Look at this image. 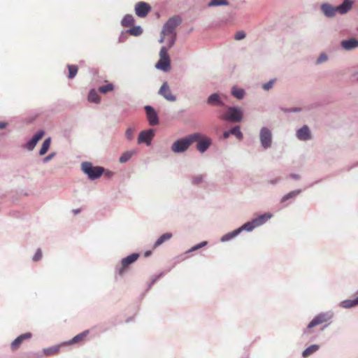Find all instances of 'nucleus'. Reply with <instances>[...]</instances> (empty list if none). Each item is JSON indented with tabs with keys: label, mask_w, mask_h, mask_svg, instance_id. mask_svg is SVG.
Segmentation results:
<instances>
[{
	"label": "nucleus",
	"mask_w": 358,
	"mask_h": 358,
	"mask_svg": "<svg viewBox=\"0 0 358 358\" xmlns=\"http://www.w3.org/2000/svg\"><path fill=\"white\" fill-rule=\"evenodd\" d=\"M201 138L200 133L196 132L189 134L185 138L176 141L171 145V151L174 153H182L185 152L194 142Z\"/></svg>",
	"instance_id": "f257e3e1"
},
{
	"label": "nucleus",
	"mask_w": 358,
	"mask_h": 358,
	"mask_svg": "<svg viewBox=\"0 0 358 358\" xmlns=\"http://www.w3.org/2000/svg\"><path fill=\"white\" fill-rule=\"evenodd\" d=\"M220 118L227 122H240L243 118V111L238 106H227L225 113L220 116Z\"/></svg>",
	"instance_id": "f03ea898"
},
{
	"label": "nucleus",
	"mask_w": 358,
	"mask_h": 358,
	"mask_svg": "<svg viewBox=\"0 0 358 358\" xmlns=\"http://www.w3.org/2000/svg\"><path fill=\"white\" fill-rule=\"evenodd\" d=\"M81 170L91 180H94L100 178L105 171L104 168L101 166H94L92 163L88 162H84L81 164Z\"/></svg>",
	"instance_id": "7ed1b4c3"
},
{
	"label": "nucleus",
	"mask_w": 358,
	"mask_h": 358,
	"mask_svg": "<svg viewBox=\"0 0 358 358\" xmlns=\"http://www.w3.org/2000/svg\"><path fill=\"white\" fill-rule=\"evenodd\" d=\"M259 139L263 150H268L271 148L273 143V134L267 127H262L259 131Z\"/></svg>",
	"instance_id": "20e7f679"
},
{
	"label": "nucleus",
	"mask_w": 358,
	"mask_h": 358,
	"mask_svg": "<svg viewBox=\"0 0 358 358\" xmlns=\"http://www.w3.org/2000/svg\"><path fill=\"white\" fill-rule=\"evenodd\" d=\"M155 68L167 72L171 69V60L167 49L162 46L159 51V59L155 64Z\"/></svg>",
	"instance_id": "39448f33"
},
{
	"label": "nucleus",
	"mask_w": 358,
	"mask_h": 358,
	"mask_svg": "<svg viewBox=\"0 0 358 358\" xmlns=\"http://www.w3.org/2000/svg\"><path fill=\"white\" fill-rule=\"evenodd\" d=\"M334 317V313L332 310L321 312L316 315L307 326V329H310L315 326L321 324L331 320Z\"/></svg>",
	"instance_id": "423d86ee"
},
{
	"label": "nucleus",
	"mask_w": 358,
	"mask_h": 358,
	"mask_svg": "<svg viewBox=\"0 0 358 358\" xmlns=\"http://www.w3.org/2000/svg\"><path fill=\"white\" fill-rule=\"evenodd\" d=\"M181 20L178 17H172L164 24L161 34L164 36L176 34V29L180 24Z\"/></svg>",
	"instance_id": "0eeeda50"
},
{
	"label": "nucleus",
	"mask_w": 358,
	"mask_h": 358,
	"mask_svg": "<svg viewBox=\"0 0 358 358\" xmlns=\"http://www.w3.org/2000/svg\"><path fill=\"white\" fill-rule=\"evenodd\" d=\"M139 257L138 253H132L127 257L123 258L121 260V264L120 266H117L115 268V273L116 274L119 275H122L127 269V268L131 265V264L134 263L138 258Z\"/></svg>",
	"instance_id": "6e6552de"
},
{
	"label": "nucleus",
	"mask_w": 358,
	"mask_h": 358,
	"mask_svg": "<svg viewBox=\"0 0 358 358\" xmlns=\"http://www.w3.org/2000/svg\"><path fill=\"white\" fill-rule=\"evenodd\" d=\"M154 136L155 130L153 129L141 131L138 136V143H145L147 145H150Z\"/></svg>",
	"instance_id": "1a4fd4ad"
},
{
	"label": "nucleus",
	"mask_w": 358,
	"mask_h": 358,
	"mask_svg": "<svg viewBox=\"0 0 358 358\" xmlns=\"http://www.w3.org/2000/svg\"><path fill=\"white\" fill-rule=\"evenodd\" d=\"M296 137L300 141H308L313 138L310 127L304 124L296 131Z\"/></svg>",
	"instance_id": "9d476101"
},
{
	"label": "nucleus",
	"mask_w": 358,
	"mask_h": 358,
	"mask_svg": "<svg viewBox=\"0 0 358 358\" xmlns=\"http://www.w3.org/2000/svg\"><path fill=\"white\" fill-rule=\"evenodd\" d=\"M144 109L149 124L151 126L157 125L159 124V117L155 108L151 106H145Z\"/></svg>",
	"instance_id": "9b49d317"
},
{
	"label": "nucleus",
	"mask_w": 358,
	"mask_h": 358,
	"mask_svg": "<svg viewBox=\"0 0 358 358\" xmlns=\"http://www.w3.org/2000/svg\"><path fill=\"white\" fill-rule=\"evenodd\" d=\"M158 94L169 101L173 102L176 101V96L172 94L167 82H164L162 85L159 90Z\"/></svg>",
	"instance_id": "f8f14e48"
},
{
	"label": "nucleus",
	"mask_w": 358,
	"mask_h": 358,
	"mask_svg": "<svg viewBox=\"0 0 358 358\" xmlns=\"http://www.w3.org/2000/svg\"><path fill=\"white\" fill-rule=\"evenodd\" d=\"M44 134L45 131L43 130L38 131L36 134H34L32 138L23 145V148L29 151H32L36 147L38 141L42 138Z\"/></svg>",
	"instance_id": "ddd939ff"
},
{
	"label": "nucleus",
	"mask_w": 358,
	"mask_h": 358,
	"mask_svg": "<svg viewBox=\"0 0 358 358\" xmlns=\"http://www.w3.org/2000/svg\"><path fill=\"white\" fill-rule=\"evenodd\" d=\"M151 10V6L146 2L140 1L135 6V13L139 17H145Z\"/></svg>",
	"instance_id": "4468645a"
},
{
	"label": "nucleus",
	"mask_w": 358,
	"mask_h": 358,
	"mask_svg": "<svg viewBox=\"0 0 358 358\" xmlns=\"http://www.w3.org/2000/svg\"><path fill=\"white\" fill-rule=\"evenodd\" d=\"M320 10L327 18H333L336 15V6L329 3H323L320 5Z\"/></svg>",
	"instance_id": "2eb2a0df"
},
{
	"label": "nucleus",
	"mask_w": 358,
	"mask_h": 358,
	"mask_svg": "<svg viewBox=\"0 0 358 358\" xmlns=\"http://www.w3.org/2000/svg\"><path fill=\"white\" fill-rule=\"evenodd\" d=\"M206 103L210 106H225L224 102L221 99L220 94L218 93H213L210 94L206 99Z\"/></svg>",
	"instance_id": "dca6fc26"
},
{
	"label": "nucleus",
	"mask_w": 358,
	"mask_h": 358,
	"mask_svg": "<svg viewBox=\"0 0 358 358\" xmlns=\"http://www.w3.org/2000/svg\"><path fill=\"white\" fill-rule=\"evenodd\" d=\"M341 47L345 51H350L358 47V40L355 38H350L348 40H343Z\"/></svg>",
	"instance_id": "f3484780"
},
{
	"label": "nucleus",
	"mask_w": 358,
	"mask_h": 358,
	"mask_svg": "<svg viewBox=\"0 0 358 358\" xmlns=\"http://www.w3.org/2000/svg\"><path fill=\"white\" fill-rule=\"evenodd\" d=\"M90 331L85 330L80 334H78L76 336H74L72 339L65 341L62 343V345H74L80 343L89 334Z\"/></svg>",
	"instance_id": "a211bd4d"
},
{
	"label": "nucleus",
	"mask_w": 358,
	"mask_h": 358,
	"mask_svg": "<svg viewBox=\"0 0 358 358\" xmlns=\"http://www.w3.org/2000/svg\"><path fill=\"white\" fill-rule=\"evenodd\" d=\"M31 334L28 332L21 334L20 336L17 337L10 344L12 350H15L17 349L24 340L31 338Z\"/></svg>",
	"instance_id": "6ab92c4d"
},
{
	"label": "nucleus",
	"mask_w": 358,
	"mask_h": 358,
	"mask_svg": "<svg viewBox=\"0 0 358 358\" xmlns=\"http://www.w3.org/2000/svg\"><path fill=\"white\" fill-rule=\"evenodd\" d=\"M352 7V1L351 0H343V3L336 6V13L341 15L347 13Z\"/></svg>",
	"instance_id": "aec40b11"
},
{
	"label": "nucleus",
	"mask_w": 358,
	"mask_h": 358,
	"mask_svg": "<svg viewBox=\"0 0 358 358\" xmlns=\"http://www.w3.org/2000/svg\"><path fill=\"white\" fill-rule=\"evenodd\" d=\"M198 143L196 144V149L201 152L203 153L205 152L208 148L210 147L212 141L210 138H202V137L197 141Z\"/></svg>",
	"instance_id": "412c9836"
},
{
	"label": "nucleus",
	"mask_w": 358,
	"mask_h": 358,
	"mask_svg": "<svg viewBox=\"0 0 358 358\" xmlns=\"http://www.w3.org/2000/svg\"><path fill=\"white\" fill-rule=\"evenodd\" d=\"M245 90L243 88L238 87L236 85L231 87V94L238 100L243 99L245 97Z\"/></svg>",
	"instance_id": "4be33fe9"
},
{
	"label": "nucleus",
	"mask_w": 358,
	"mask_h": 358,
	"mask_svg": "<svg viewBox=\"0 0 358 358\" xmlns=\"http://www.w3.org/2000/svg\"><path fill=\"white\" fill-rule=\"evenodd\" d=\"M173 236V234L171 233H165L162 234L161 236H159L157 240L155 241L153 245V248H157L161 245H162L164 242L170 240Z\"/></svg>",
	"instance_id": "5701e85b"
},
{
	"label": "nucleus",
	"mask_w": 358,
	"mask_h": 358,
	"mask_svg": "<svg viewBox=\"0 0 358 358\" xmlns=\"http://www.w3.org/2000/svg\"><path fill=\"white\" fill-rule=\"evenodd\" d=\"M63 345H62V343L59 345H55L50 346L49 348H44L43 350V352L46 356H51V355H56L57 353L59 352L61 347Z\"/></svg>",
	"instance_id": "b1692460"
},
{
	"label": "nucleus",
	"mask_w": 358,
	"mask_h": 358,
	"mask_svg": "<svg viewBox=\"0 0 358 358\" xmlns=\"http://www.w3.org/2000/svg\"><path fill=\"white\" fill-rule=\"evenodd\" d=\"M358 305V296L354 299H346L341 302L340 306L343 308H350Z\"/></svg>",
	"instance_id": "393cba45"
},
{
	"label": "nucleus",
	"mask_w": 358,
	"mask_h": 358,
	"mask_svg": "<svg viewBox=\"0 0 358 358\" xmlns=\"http://www.w3.org/2000/svg\"><path fill=\"white\" fill-rule=\"evenodd\" d=\"M301 192V189H296L289 192V193L285 194L280 199L281 203H285L288 200L293 199L296 198L300 193Z\"/></svg>",
	"instance_id": "a878e982"
},
{
	"label": "nucleus",
	"mask_w": 358,
	"mask_h": 358,
	"mask_svg": "<svg viewBox=\"0 0 358 358\" xmlns=\"http://www.w3.org/2000/svg\"><path fill=\"white\" fill-rule=\"evenodd\" d=\"M320 348V346L317 344L311 345L310 346L306 348L302 352V357L306 358L310 355L317 352Z\"/></svg>",
	"instance_id": "bb28decb"
},
{
	"label": "nucleus",
	"mask_w": 358,
	"mask_h": 358,
	"mask_svg": "<svg viewBox=\"0 0 358 358\" xmlns=\"http://www.w3.org/2000/svg\"><path fill=\"white\" fill-rule=\"evenodd\" d=\"M239 235V233L236 229L231 231V232H229L227 234H226L225 235L222 236L220 238V241L222 243H225V242H228V241H230L231 240H233L234 238H235L236 236H238Z\"/></svg>",
	"instance_id": "cd10ccee"
},
{
	"label": "nucleus",
	"mask_w": 358,
	"mask_h": 358,
	"mask_svg": "<svg viewBox=\"0 0 358 358\" xmlns=\"http://www.w3.org/2000/svg\"><path fill=\"white\" fill-rule=\"evenodd\" d=\"M87 99L90 102L94 103H99L100 102V96L94 89H92L90 91Z\"/></svg>",
	"instance_id": "c85d7f7f"
},
{
	"label": "nucleus",
	"mask_w": 358,
	"mask_h": 358,
	"mask_svg": "<svg viewBox=\"0 0 358 358\" xmlns=\"http://www.w3.org/2000/svg\"><path fill=\"white\" fill-rule=\"evenodd\" d=\"M136 153V151L135 150L124 152L119 159L120 162L122 164L127 162Z\"/></svg>",
	"instance_id": "c756f323"
},
{
	"label": "nucleus",
	"mask_w": 358,
	"mask_h": 358,
	"mask_svg": "<svg viewBox=\"0 0 358 358\" xmlns=\"http://www.w3.org/2000/svg\"><path fill=\"white\" fill-rule=\"evenodd\" d=\"M134 23V17L130 14H127L121 20V25L122 27H129Z\"/></svg>",
	"instance_id": "7c9ffc66"
},
{
	"label": "nucleus",
	"mask_w": 358,
	"mask_h": 358,
	"mask_svg": "<svg viewBox=\"0 0 358 358\" xmlns=\"http://www.w3.org/2000/svg\"><path fill=\"white\" fill-rule=\"evenodd\" d=\"M50 143H51V138L50 137L46 138L43 141V143L41 145V148L39 150V152H38L40 156L44 155L48 152V150L50 148Z\"/></svg>",
	"instance_id": "2f4dec72"
},
{
	"label": "nucleus",
	"mask_w": 358,
	"mask_h": 358,
	"mask_svg": "<svg viewBox=\"0 0 358 358\" xmlns=\"http://www.w3.org/2000/svg\"><path fill=\"white\" fill-rule=\"evenodd\" d=\"M230 135L235 136L238 139L241 140L243 137V134L241 131V128L238 125H236L229 130Z\"/></svg>",
	"instance_id": "473e14b6"
},
{
	"label": "nucleus",
	"mask_w": 358,
	"mask_h": 358,
	"mask_svg": "<svg viewBox=\"0 0 358 358\" xmlns=\"http://www.w3.org/2000/svg\"><path fill=\"white\" fill-rule=\"evenodd\" d=\"M228 0H210L208 3V7H215L220 6H228Z\"/></svg>",
	"instance_id": "72a5a7b5"
},
{
	"label": "nucleus",
	"mask_w": 358,
	"mask_h": 358,
	"mask_svg": "<svg viewBox=\"0 0 358 358\" xmlns=\"http://www.w3.org/2000/svg\"><path fill=\"white\" fill-rule=\"evenodd\" d=\"M205 176L203 174L194 175L191 177V182L193 185H200L204 181Z\"/></svg>",
	"instance_id": "f704fd0d"
},
{
	"label": "nucleus",
	"mask_w": 358,
	"mask_h": 358,
	"mask_svg": "<svg viewBox=\"0 0 358 358\" xmlns=\"http://www.w3.org/2000/svg\"><path fill=\"white\" fill-rule=\"evenodd\" d=\"M67 68L69 69L68 78L69 79L74 78L78 73V66L73 65V64H69L67 66Z\"/></svg>",
	"instance_id": "c9c22d12"
},
{
	"label": "nucleus",
	"mask_w": 358,
	"mask_h": 358,
	"mask_svg": "<svg viewBox=\"0 0 358 358\" xmlns=\"http://www.w3.org/2000/svg\"><path fill=\"white\" fill-rule=\"evenodd\" d=\"M273 217V214L271 213H266L257 217L259 222L261 225L264 224L268 220Z\"/></svg>",
	"instance_id": "e433bc0d"
},
{
	"label": "nucleus",
	"mask_w": 358,
	"mask_h": 358,
	"mask_svg": "<svg viewBox=\"0 0 358 358\" xmlns=\"http://www.w3.org/2000/svg\"><path fill=\"white\" fill-rule=\"evenodd\" d=\"M127 31L132 36H138L142 34L143 29L141 26H134L132 28L128 29Z\"/></svg>",
	"instance_id": "4c0bfd02"
},
{
	"label": "nucleus",
	"mask_w": 358,
	"mask_h": 358,
	"mask_svg": "<svg viewBox=\"0 0 358 358\" xmlns=\"http://www.w3.org/2000/svg\"><path fill=\"white\" fill-rule=\"evenodd\" d=\"M254 229V226H252V224H251V222L250 221L243 224L241 227L238 228L237 230L240 234L243 231L250 232Z\"/></svg>",
	"instance_id": "58836bf2"
},
{
	"label": "nucleus",
	"mask_w": 358,
	"mask_h": 358,
	"mask_svg": "<svg viewBox=\"0 0 358 358\" xmlns=\"http://www.w3.org/2000/svg\"><path fill=\"white\" fill-rule=\"evenodd\" d=\"M114 85L112 83H108L106 85H102L99 87V91L102 94H106L108 92L113 91Z\"/></svg>",
	"instance_id": "ea45409f"
},
{
	"label": "nucleus",
	"mask_w": 358,
	"mask_h": 358,
	"mask_svg": "<svg viewBox=\"0 0 358 358\" xmlns=\"http://www.w3.org/2000/svg\"><path fill=\"white\" fill-rule=\"evenodd\" d=\"M135 129L133 127H129L125 132V136L127 140L131 141L134 138Z\"/></svg>",
	"instance_id": "a19ab883"
},
{
	"label": "nucleus",
	"mask_w": 358,
	"mask_h": 358,
	"mask_svg": "<svg viewBox=\"0 0 358 358\" xmlns=\"http://www.w3.org/2000/svg\"><path fill=\"white\" fill-rule=\"evenodd\" d=\"M328 59H329L328 55L324 52H322L320 55V56L318 57V58L317 59L315 64H320L322 63L327 62L328 60Z\"/></svg>",
	"instance_id": "79ce46f5"
},
{
	"label": "nucleus",
	"mask_w": 358,
	"mask_h": 358,
	"mask_svg": "<svg viewBox=\"0 0 358 358\" xmlns=\"http://www.w3.org/2000/svg\"><path fill=\"white\" fill-rule=\"evenodd\" d=\"M275 82V79H271L268 82L265 83L262 85V89L265 91H268L271 90Z\"/></svg>",
	"instance_id": "37998d69"
},
{
	"label": "nucleus",
	"mask_w": 358,
	"mask_h": 358,
	"mask_svg": "<svg viewBox=\"0 0 358 358\" xmlns=\"http://www.w3.org/2000/svg\"><path fill=\"white\" fill-rule=\"evenodd\" d=\"M246 36V34L244 31H238L236 33L234 36V39L236 41H241L243 38H245Z\"/></svg>",
	"instance_id": "c03bdc74"
},
{
	"label": "nucleus",
	"mask_w": 358,
	"mask_h": 358,
	"mask_svg": "<svg viewBox=\"0 0 358 358\" xmlns=\"http://www.w3.org/2000/svg\"><path fill=\"white\" fill-rule=\"evenodd\" d=\"M42 258V252L41 249H38L33 257V261L37 262L39 261Z\"/></svg>",
	"instance_id": "a18cd8bd"
},
{
	"label": "nucleus",
	"mask_w": 358,
	"mask_h": 358,
	"mask_svg": "<svg viewBox=\"0 0 358 358\" xmlns=\"http://www.w3.org/2000/svg\"><path fill=\"white\" fill-rule=\"evenodd\" d=\"M283 111L286 113H299L300 111H301V108H285L283 110Z\"/></svg>",
	"instance_id": "49530a36"
},
{
	"label": "nucleus",
	"mask_w": 358,
	"mask_h": 358,
	"mask_svg": "<svg viewBox=\"0 0 358 358\" xmlns=\"http://www.w3.org/2000/svg\"><path fill=\"white\" fill-rule=\"evenodd\" d=\"M55 155H56L55 152H52V153L49 154L48 155H47L46 157H45L43 158V163L48 162L50 160H51L52 158H54Z\"/></svg>",
	"instance_id": "de8ad7c7"
},
{
	"label": "nucleus",
	"mask_w": 358,
	"mask_h": 358,
	"mask_svg": "<svg viewBox=\"0 0 358 358\" xmlns=\"http://www.w3.org/2000/svg\"><path fill=\"white\" fill-rule=\"evenodd\" d=\"M176 41V34L171 35V38L169 41V48H171L173 46L175 42Z\"/></svg>",
	"instance_id": "09e8293b"
},
{
	"label": "nucleus",
	"mask_w": 358,
	"mask_h": 358,
	"mask_svg": "<svg viewBox=\"0 0 358 358\" xmlns=\"http://www.w3.org/2000/svg\"><path fill=\"white\" fill-rule=\"evenodd\" d=\"M162 273H160L158 275H155V276L152 277L151 282L149 285V288H150L152 287V285L154 283H155L160 277H162Z\"/></svg>",
	"instance_id": "8fccbe9b"
},
{
	"label": "nucleus",
	"mask_w": 358,
	"mask_h": 358,
	"mask_svg": "<svg viewBox=\"0 0 358 358\" xmlns=\"http://www.w3.org/2000/svg\"><path fill=\"white\" fill-rule=\"evenodd\" d=\"M250 222H251V224H252V226H254V228H255H255H257V227H258L262 226V225L260 224V223L259 222V221H258V220H257V217H255V218L252 219Z\"/></svg>",
	"instance_id": "3c124183"
},
{
	"label": "nucleus",
	"mask_w": 358,
	"mask_h": 358,
	"mask_svg": "<svg viewBox=\"0 0 358 358\" xmlns=\"http://www.w3.org/2000/svg\"><path fill=\"white\" fill-rule=\"evenodd\" d=\"M199 249H201V247H200L199 244L198 243V244L194 245L193 247H192L190 249H189L186 252V253L192 252H194V251H196L197 250H199Z\"/></svg>",
	"instance_id": "603ef678"
},
{
	"label": "nucleus",
	"mask_w": 358,
	"mask_h": 358,
	"mask_svg": "<svg viewBox=\"0 0 358 358\" xmlns=\"http://www.w3.org/2000/svg\"><path fill=\"white\" fill-rule=\"evenodd\" d=\"M280 181V178H273V179H271L268 182L272 185H275L276 184H278L279 182Z\"/></svg>",
	"instance_id": "864d4df0"
},
{
	"label": "nucleus",
	"mask_w": 358,
	"mask_h": 358,
	"mask_svg": "<svg viewBox=\"0 0 358 358\" xmlns=\"http://www.w3.org/2000/svg\"><path fill=\"white\" fill-rule=\"evenodd\" d=\"M289 177L294 180H299L301 178L299 174L292 173L289 175Z\"/></svg>",
	"instance_id": "5fc2aeb1"
},
{
	"label": "nucleus",
	"mask_w": 358,
	"mask_h": 358,
	"mask_svg": "<svg viewBox=\"0 0 358 358\" xmlns=\"http://www.w3.org/2000/svg\"><path fill=\"white\" fill-rule=\"evenodd\" d=\"M229 136H230V133H229V130L224 131V133H223V138L224 139L228 138L229 137Z\"/></svg>",
	"instance_id": "6e6d98bb"
},
{
	"label": "nucleus",
	"mask_w": 358,
	"mask_h": 358,
	"mask_svg": "<svg viewBox=\"0 0 358 358\" xmlns=\"http://www.w3.org/2000/svg\"><path fill=\"white\" fill-rule=\"evenodd\" d=\"M7 126V123L4 122H0V129L6 128Z\"/></svg>",
	"instance_id": "4d7b16f0"
},
{
	"label": "nucleus",
	"mask_w": 358,
	"mask_h": 358,
	"mask_svg": "<svg viewBox=\"0 0 358 358\" xmlns=\"http://www.w3.org/2000/svg\"><path fill=\"white\" fill-rule=\"evenodd\" d=\"M199 245H200L201 248H202L203 247H204V246L207 245L208 242H207V241H204L201 242V243H199Z\"/></svg>",
	"instance_id": "13d9d810"
},
{
	"label": "nucleus",
	"mask_w": 358,
	"mask_h": 358,
	"mask_svg": "<svg viewBox=\"0 0 358 358\" xmlns=\"http://www.w3.org/2000/svg\"><path fill=\"white\" fill-rule=\"evenodd\" d=\"M164 37H165V36L162 35L160 39L159 40V42L161 43H163L164 41Z\"/></svg>",
	"instance_id": "bf43d9fd"
},
{
	"label": "nucleus",
	"mask_w": 358,
	"mask_h": 358,
	"mask_svg": "<svg viewBox=\"0 0 358 358\" xmlns=\"http://www.w3.org/2000/svg\"><path fill=\"white\" fill-rule=\"evenodd\" d=\"M151 255V251H146L144 254L145 257H148Z\"/></svg>",
	"instance_id": "052dcab7"
},
{
	"label": "nucleus",
	"mask_w": 358,
	"mask_h": 358,
	"mask_svg": "<svg viewBox=\"0 0 358 358\" xmlns=\"http://www.w3.org/2000/svg\"><path fill=\"white\" fill-rule=\"evenodd\" d=\"M73 211L75 214H78L80 212V210L78 208V209H74Z\"/></svg>",
	"instance_id": "680f3d73"
},
{
	"label": "nucleus",
	"mask_w": 358,
	"mask_h": 358,
	"mask_svg": "<svg viewBox=\"0 0 358 358\" xmlns=\"http://www.w3.org/2000/svg\"><path fill=\"white\" fill-rule=\"evenodd\" d=\"M320 181H321V180L315 181L313 184H312V185H311V186H312V185H313L314 184H317V183H318V182H320Z\"/></svg>",
	"instance_id": "e2e57ef3"
},
{
	"label": "nucleus",
	"mask_w": 358,
	"mask_h": 358,
	"mask_svg": "<svg viewBox=\"0 0 358 358\" xmlns=\"http://www.w3.org/2000/svg\"><path fill=\"white\" fill-rule=\"evenodd\" d=\"M357 80H358V77H357Z\"/></svg>",
	"instance_id": "0e129e2a"
}]
</instances>
